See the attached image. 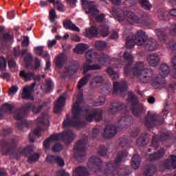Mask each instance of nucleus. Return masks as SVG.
<instances>
[{"label": "nucleus", "mask_w": 176, "mask_h": 176, "mask_svg": "<svg viewBox=\"0 0 176 176\" xmlns=\"http://www.w3.org/2000/svg\"><path fill=\"white\" fill-rule=\"evenodd\" d=\"M147 61L151 67H156V65H159L160 63V58L157 54H151L148 55Z\"/></svg>", "instance_id": "f3484780"}, {"label": "nucleus", "mask_w": 176, "mask_h": 176, "mask_svg": "<svg viewBox=\"0 0 176 176\" xmlns=\"http://www.w3.org/2000/svg\"><path fill=\"white\" fill-rule=\"evenodd\" d=\"M144 141H145V139L144 138H140L138 140L137 144H138V145H142V144H144Z\"/></svg>", "instance_id": "338daca9"}, {"label": "nucleus", "mask_w": 176, "mask_h": 176, "mask_svg": "<svg viewBox=\"0 0 176 176\" xmlns=\"http://www.w3.org/2000/svg\"><path fill=\"white\" fill-rule=\"evenodd\" d=\"M13 109V107L8 103H5L1 107V111L3 112H10Z\"/></svg>", "instance_id": "79ce46f5"}, {"label": "nucleus", "mask_w": 176, "mask_h": 176, "mask_svg": "<svg viewBox=\"0 0 176 176\" xmlns=\"http://www.w3.org/2000/svg\"><path fill=\"white\" fill-rule=\"evenodd\" d=\"M46 162L48 163H57L58 166H64V160H62L59 156H54L52 155H48L45 158Z\"/></svg>", "instance_id": "6ab92c4d"}, {"label": "nucleus", "mask_w": 176, "mask_h": 176, "mask_svg": "<svg viewBox=\"0 0 176 176\" xmlns=\"http://www.w3.org/2000/svg\"><path fill=\"white\" fill-rule=\"evenodd\" d=\"M153 146H157V140H156V137H154L152 140Z\"/></svg>", "instance_id": "774afa93"}, {"label": "nucleus", "mask_w": 176, "mask_h": 176, "mask_svg": "<svg viewBox=\"0 0 176 176\" xmlns=\"http://www.w3.org/2000/svg\"><path fill=\"white\" fill-rule=\"evenodd\" d=\"M72 119L68 118L63 122V127H80V115L85 113V119L87 122H100L102 119V110L88 109L85 110V102H83V94L80 93L77 96L74 97V103L72 109Z\"/></svg>", "instance_id": "f03ea898"}, {"label": "nucleus", "mask_w": 176, "mask_h": 176, "mask_svg": "<svg viewBox=\"0 0 176 176\" xmlns=\"http://www.w3.org/2000/svg\"><path fill=\"white\" fill-rule=\"evenodd\" d=\"M67 98V94H62L57 101L55 102V107L54 108V111L55 113H60L63 111V107L65 105V99Z\"/></svg>", "instance_id": "f8f14e48"}, {"label": "nucleus", "mask_w": 176, "mask_h": 176, "mask_svg": "<svg viewBox=\"0 0 176 176\" xmlns=\"http://www.w3.org/2000/svg\"><path fill=\"white\" fill-rule=\"evenodd\" d=\"M72 41H74L75 42H80V37L76 34L73 35L72 36Z\"/></svg>", "instance_id": "4d7b16f0"}, {"label": "nucleus", "mask_w": 176, "mask_h": 176, "mask_svg": "<svg viewBox=\"0 0 176 176\" xmlns=\"http://www.w3.org/2000/svg\"><path fill=\"white\" fill-rule=\"evenodd\" d=\"M90 78H91V75L88 74L80 80L78 85V89H82V87L89 82V79H90Z\"/></svg>", "instance_id": "72a5a7b5"}, {"label": "nucleus", "mask_w": 176, "mask_h": 176, "mask_svg": "<svg viewBox=\"0 0 176 176\" xmlns=\"http://www.w3.org/2000/svg\"><path fill=\"white\" fill-rule=\"evenodd\" d=\"M86 148V143L83 140H80L77 142L76 145L74 147V152L75 153L74 154V157H76L78 160V162H82L80 159H82V155H80V153L85 151Z\"/></svg>", "instance_id": "9d476101"}, {"label": "nucleus", "mask_w": 176, "mask_h": 176, "mask_svg": "<svg viewBox=\"0 0 176 176\" xmlns=\"http://www.w3.org/2000/svg\"><path fill=\"white\" fill-rule=\"evenodd\" d=\"M127 157V152L126 151H123L122 153H121V155H120L119 157H118L116 159V163H120L122 162V160L124 158V157Z\"/></svg>", "instance_id": "de8ad7c7"}, {"label": "nucleus", "mask_w": 176, "mask_h": 176, "mask_svg": "<svg viewBox=\"0 0 176 176\" xmlns=\"http://www.w3.org/2000/svg\"><path fill=\"white\" fill-rule=\"evenodd\" d=\"M107 72L109 75L111 76V78H113V79H118L119 78V74L115 72H113V69H112V68L109 67L107 69Z\"/></svg>", "instance_id": "37998d69"}, {"label": "nucleus", "mask_w": 176, "mask_h": 176, "mask_svg": "<svg viewBox=\"0 0 176 176\" xmlns=\"http://www.w3.org/2000/svg\"><path fill=\"white\" fill-rule=\"evenodd\" d=\"M101 163L102 161L97 157H91L88 162L89 168H96V170H100L101 168Z\"/></svg>", "instance_id": "2eb2a0df"}, {"label": "nucleus", "mask_w": 176, "mask_h": 176, "mask_svg": "<svg viewBox=\"0 0 176 176\" xmlns=\"http://www.w3.org/2000/svg\"><path fill=\"white\" fill-rule=\"evenodd\" d=\"M123 58L125 60L126 63L124 67V72L126 75L129 74H133V76L138 78L142 82V83H149V82H153L154 86L157 85H162V82L159 81V79H164L170 74V67L166 64H162L160 69V77L155 78L153 75V71L152 69H144V63L140 62L137 63L132 69L131 64H133V56L129 54V52H125L124 54Z\"/></svg>", "instance_id": "f257e3e1"}, {"label": "nucleus", "mask_w": 176, "mask_h": 176, "mask_svg": "<svg viewBox=\"0 0 176 176\" xmlns=\"http://www.w3.org/2000/svg\"><path fill=\"white\" fill-rule=\"evenodd\" d=\"M49 16L50 21L54 23V19L57 18V14H56V10H54V9L50 10Z\"/></svg>", "instance_id": "c03bdc74"}, {"label": "nucleus", "mask_w": 176, "mask_h": 176, "mask_svg": "<svg viewBox=\"0 0 176 176\" xmlns=\"http://www.w3.org/2000/svg\"><path fill=\"white\" fill-rule=\"evenodd\" d=\"M56 43L57 41L56 40L48 41V47H53V46H54V45H56Z\"/></svg>", "instance_id": "bf43d9fd"}, {"label": "nucleus", "mask_w": 176, "mask_h": 176, "mask_svg": "<svg viewBox=\"0 0 176 176\" xmlns=\"http://www.w3.org/2000/svg\"><path fill=\"white\" fill-rule=\"evenodd\" d=\"M93 83H96V85H102L104 83V78L101 76H96L93 79L92 81L90 82L91 86H93Z\"/></svg>", "instance_id": "c9c22d12"}, {"label": "nucleus", "mask_w": 176, "mask_h": 176, "mask_svg": "<svg viewBox=\"0 0 176 176\" xmlns=\"http://www.w3.org/2000/svg\"><path fill=\"white\" fill-rule=\"evenodd\" d=\"M34 86H35V84H33L30 86H26L23 88V91L22 93V98H26L27 100L32 98Z\"/></svg>", "instance_id": "a211bd4d"}, {"label": "nucleus", "mask_w": 176, "mask_h": 176, "mask_svg": "<svg viewBox=\"0 0 176 176\" xmlns=\"http://www.w3.org/2000/svg\"><path fill=\"white\" fill-rule=\"evenodd\" d=\"M126 126H127V124H126V117H122L118 121L117 128L113 126H106L103 133L104 138H112V137H114L115 134H116V131L126 129Z\"/></svg>", "instance_id": "6e6552de"}, {"label": "nucleus", "mask_w": 176, "mask_h": 176, "mask_svg": "<svg viewBox=\"0 0 176 176\" xmlns=\"http://www.w3.org/2000/svg\"><path fill=\"white\" fill-rule=\"evenodd\" d=\"M13 36L10 33H1L0 41L1 42H8V41H12Z\"/></svg>", "instance_id": "2f4dec72"}, {"label": "nucleus", "mask_w": 176, "mask_h": 176, "mask_svg": "<svg viewBox=\"0 0 176 176\" xmlns=\"http://www.w3.org/2000/svg\"><path fill=\"white\" fill-rule=\"evenodd\" d=\"M87 49H89V45H87V44L79 43L76 45V48L74 50V52L77 54H83V53H85Z\"/></svg>", "instance_id": "b1692460"}, {"label": "nucleus", "mask_w": 176, "mask_h": 176, "mask_svg": "<svg viewBox=\"0 0 176 176\" xmlns=\"http://www.w3.org/2000/svg\"><path fill=\"white\" fill-rule=\"evenodd\" d=\"M34 63L36 68H39V67H41V61L37 58L34 59Z\"/></svg>", "instance_id": "e2e57ef3"}, {"label": "nucleus", "mask_w": 176, "mask_h": 176, "mask_svg": "<svg viewBox=\"0 0 176 176\" xmlns=\"http://www.w3.org/2000/svg\"><path fill=\"white\" fill-rule=\"evenodd\" d=\"M63 27L66 30H71V31H76L77 32H79L80 31L79 28L72 23L70 20H65L63 21Z\"/></svg>", "instance_id": "5701e85b"}, {"label": "nucleus", "mask_w": 176, "mask_h": 176, "mask_svg": "<svg viewBox=\"0 0 176 176\" xmlns=\"http://www.w3.org/2000/svg\"><path fill=\"white\" fill-rule=\"evenodd\" d=\"M1 152L4 155H10V156H13V157H15V159H19L21 155L25 154V152H27V148L19 149L16 151H14L13 148H11L10 150H7L6 152L3 151V149H2Z\"/></svg>", "instance_id": "4468645a"}, {"label": "nucleus", "mask_w": 176, "mask_h": 176, "mask_svg": "<svg viewBox=\"0 0 176 176\" xmlns=\"http://www.w3.org/2000/svg\"><path fill=\"white\" fill-rule=\"evenodd\" d=\"M127 90V83L126 81H123L122 82H113V94L116 93H123V91H126Z\"/></svg>", "instance_id": "dca6fc26"}, {"label": "nucleus", "mask_w": 176, "mask_h": 176, "mask_svg": "<svg viewBox=\"0 0 176 176\" xmlns=\"http://www.w3.org/2000/svg\"><path fill=\"white\" fill-rule=\"evenodd\" d=\"M19 76L21 78H23L25 80V82L28 80H32V79H34V80H39L41 79V76H35V74L33 72H26L24 70L20 72Z\"/></svg>", "instance_id": "ddd939ff"}, {"label": "nucleus", "mask_w": 176, "mask_h": 176, "mask_svg": "<svg viewBox=\"0 0 176 176\" xmlns=\"http://www.w3.org/2000/svg\"><path fill=\"white\" fill-rule=\"evenodd\" d=\"M156 34L161 42H164L166 44H167L168 40L167 39L164 30L158 29L156 30Z\"/></svg>", "instance_id": "bb28decb"}, {"label": "nucleus", "mask_w": 176, "mask_h": 176, "mask_svg": "<svg viewBox=\"0 0 176 176\" xmlns=\"http://www.w3.org/2000/svg\"><path fill=\"white\" fill-rule=\"evenodd\" d=\"M111 13L118 21L126 20L129 24H142V25L148 26V23L144 20V18H139L135 14L130 11L124 12L119 8H113Z\"/></svg>", "instance_id": "39448f33"}, {"label": "nucleus", "mask_w": 176, "mask_h": 176, "mask_svg": "<svg viewBox=\"0 0 176 176\" xmlns=\"http://www.w3.org/2000/svg\"><path fill=\"white\" fill-rule=\"evenodd\" d=\"M100 34L102 36H107L109 34V31L108 30V26L104 25L100 28Z\"/></svg>", "instance_id": "a19ab883"}, {"label": "nucleus", "mask_w": 176, "mask_h": 176, "mask_svg": "<svg viewBox=\"0 0 176 176\" xmlns=\"http://www.w3.org/2000/svg\"><path fill=\"white\" fill-rule=\"evenodd\" d=\"M128 96L130 102H131L132 113L135 116H140L144 112V107L142 104L138 103V99L133 92H129Z\"/></svg>", "instance_id": "1a4fd4ad"}, {"label": "nucleus", "mask_w": 176, "mask_h": 176, "mask_svg": "<svg viewBox=\"0 0 176 176\" xmlns=\"http://www.w3.org/2000/svg\"><path fill=\"white\" fill-rule=\"evenodd\" d=\"M104 102H105V98L100 97L98 102L95 104V106L102 105Z\"/></svg>", "instance_id": "5fc2aeb1"}, {"label": "nucleus", "mask_w": 176, "mask_h": 176, "mask_svg": "<svg viewBox=\"0 0 176 176\" xmlns=\"http://www.w3.org/2000/svg\"><path fill=\"white\" fill-rule=\"evenodd\" d=\"M159 116L157 114H148L147 117L145 119V126L146 127H153V126H159L163 123V120L160 122V124L157 123V120Z\"/></svg>", "instance_id": "9b49d317"}, {"label": "nucleus", "mask_w": 176, "mask_h": 176, "mask_svg": "<svg viewBox=\"0 0 176 176\" xmlns=\"http://www.w3.org/2000/svg\"><path fill=\"white\" fill-rule=\"evenodd\" d=\"M169 47H170V50H172L173 52H175V50H176L175 41H170Z\"/></svg>", "instance_id": "864d4df0"}, {"label": "nucleus", "mask_w": 176, "mask_h": 176, "mask_svg": "<svg viewBox=\"0 0 176 176\" xmlns=\"http://www.w3.org/2000/svg\"><path fill=\"white\" fill-rule=\"evenodd\" d=\"M74 138H75V134L72 133V131H68L60 134H54L43 142V146L45 149H49L50 144L58 142L60 140L66 144H71Z\"/></svg>", "instance_id": "423d86ee"}, {"label": "nucleus", "mask_w": 176, "mask_h": 176, "mask_svg": "<svg viewBox=\"0 0 176 176\" xmlns=\"http://www.w3.org/2000/svg\"><path fill=\"white\" fill-rule=\"evenodd\" d=\"M6 68V60L5 58L1 56L0 57V71H3Z\"/></svg>", "instance_id": "49530a36"}, {"label": "nucleus", "mask_w": 176, "mask_h": 176, "mask_svg": "<svg viewBox=\"0 0 176 176\" xmlns=\"http://www.w3.org/2000/svg\"><path fill=\"white\" fill-rule=\"evenodd\" d=\"M118 111H119V109H118V107H110L109 112L110 113H115L116 112H118Z\"/></svg>", "instance_id": "052dcab7"}, {"label": "nucleus", "mask_w": 176, "mask_h": 176, "mask_svg": "<svg viewBox=\"0 0 176 176\" xmlns=\"http://www.w3.org/2000/svg\"><path fill=\"white\" fill-rule=\"evenodd\" d=\"M135 43L138 46L145 45L146 49L149 50V52L156 50L158 47L156 40L153 38L148 39L146 35H145V32L142 30H138L132 38L128 37L126 42V46L127 49H133Z\"/></svg>", "instance_id": "20e7f679"}, {"label": "nucleus", "mask_w": 176, "mask_h": 176, "mask_svg": "<svg viewBox=\"0 0 176 176\" xmlns=\"http://www.w3.org/2000/svg\"><path fill=\"white\" fill-rule=\"evenodd\" d=\"M141 163V158L138 154L134 155L132 158V167L134 170H137L140 167V164Z\"/></svg>", "instance_id": "7c9ffc66"}, {"label": "nucleus", "mask_w": 176, "mask_h": 176, "mask_svg": "<svg viewBox=\"0 0 176 176\" xmlns=\"http://www.w3.org/2000/svg\"><path fill=\"white\" fill-rule=\"evenodd\" d=\"M19 90V87L16 86H12L9 89V94L10 96H14V94H16L17 93V91Z\"/></svg>", "instance_id": "09e8293b"}, {"label": "nucleus", "mask_w": 176, "mask_h": 176, "mask_svg": "<svg viewBox=\"0 0 176 176\" xmlns=\"http://www.w3.org/2000/svg\"><path fill=\"white\" fill-rule=\"evenodd\" d=\"M98 35V30L97 28L92 26L90 28L86 30V36L87 38H91V36H97Z\"/></svg>", "instance_id": "c85d7f7f"}, {"label": "nucleus", "mask_w": 176, "mask_h": 176, "mask_svg": "<svg viewBox=\"0 0 176 176\" xmlns=\"http://www.w3.org/2000/svg\"><path fill=\"white\" fill-rule=\"evenodd\" d=\"M8 65H9L10 68H15L16 62L13 60H11L8 62Z\"/></svg>", "instance_id": "13d9d810"}, {"label": "nucleus", "mask_w": 176, "mask_h": 176, "mask_svg": "<svg viewBox=\"0 0 176 176\" xmlns=\"http://www.w3.org/2000/svg\"><path fill=\"white\" fill-rule=\"evenodd\" d=\"M164 166L167 170H171V168H176V156L170 155L164 164Z\"/></svg>", "instance_id": "aec40b11"}, {"label": "nucleus", "mask_w": 176, "mask_h": 176, "mask_svg": "<svg viewBox=\"0 0 176 176\" xmlns=\"http://www.w3.org/2000/svg\"><path fill=\"white\" fill-rule=\"evenodd\" d=\"M14 116L15 117V119L16 120H21L23 119V116L21 115V113L20 111H17L14 113Z\"/></svg>", "instance_id": "603ef678"}, {"label": "nucleus", "mask_w": 176, "mask_h": 176, "mask_svg": "<svg viewBox=\"0 0 176 176\" xmlns=\"http://www.w3.org/2000/svg\"><path fill=\"white\" fill-rule=\"evenodd\" d=\"M140 5H142V8L146 9V10H151L152 8V4L149 3L148 0H139Z\"/></svg>", "instance_id": "e433bc0d"}, {"label": "nucleus", "mask_w": 176, "mask_h": 176, "mask_svg": "<svg viewBox=\"0 0 176 176\" xmlns=\"http://www.w3.org/2000/svg\"><path fill=\"white\" fill-rule=\"evenodd\" d=\"M82 4L85 9H88L87 10V13L90 14V24H93V17L98 21V23H102L104 21V19L105 18V15L104 14H101L98 15V10L96 8V4L93 1H88L87 0H82Z\"/></svg>", "instance_id": "0eeeda50"}, {"label": "nucleus", "mask_w": 176, "mask_h": 176, "mask_svg": "<svg viewBox=\"0 0 176 176\" xmlns=\"http://www.w3.org/2000/svg\"><path fill=\"white\" fill-rule=\"evenodd\" d=\"M34 52L36 54H38V56L45 55L44 57H47V58H50V56L47 54V52L43 51V47H36L34 49Z\"/></svg>", "instance_id": "f704fd0d"}, {"label": "nucleus", "mask_w": 176, "mask_h": 176, "mask_svg": "<svg viewBox=\"0 0 176 176\" xmlns=\"http://www.w3.org/2000/svg\"><path fill=\"white\" fill-rule=\"evenodd\" d=\"M59 175L60 176H69V173L65 172V170H60L59 172Z\"/></svg>", "instance_id": "0e129e2a"}, {"label": "nucleus", "mask_w": 176, "mask_h": 176, "mask_svg": "<svg viewBox=\"0 0 176 176\" xmlns=\"http://www.w3.org/2000/svg\"><path fill=\"white\" fill-rule=\"evenodd\" d=\"M170 34L172 35H176V24H173L170 26Z\"/></svg>", "instance_id": "6e6d98bb"}, {"label": "nucleus", "mask_w": 176, "mask_h": 176, "mask_svg": "<svg viewBox=\"0 0 176 176\" xmlns=\"http://www.w3.org/2000/svg\"><path fill=\"white\" fill-rule=\"evenodd\" d=\"M23 109H25V111H27L28 109H32L34 113H39V112H41V109H42V106H38L36 109V106L28 103L25 104V106L23 107Z\"/></svg>", "instance_id": "c756f323"}, {"label": "nucleus", "mask_w": 176, "mask_h": 176, "mask_svg": "<svg viewBox=\"0 0 176 176\" xmlns=\"http://www.w3.org/2000/svg\"><path fill=\"white\" fill-rule=\"evenodd\" d=\"M8 17L10 19H14V12L12 11L8 14Z\"/></svg>", "instance_id": "69168bd1"}, {"label": "nucleus", "mask_w": 176, "mask_h": 176, "mask_svg": "<svg viewBox=\"0 0 176 176\" xmlns=\"http://www.w3.org/2000/svg\"><path fill=\"white\" fill-rule=\"evenodd\" d=\"M95 47L97 50H104L107 47V43L105 41H96L95 43Z\"/></svg>", "instance_id": "58836bf2"}, {"label": "nucleus", "mask_w": 176, "mask_h": 176, "mask_svg": "<svg viewBox=\"0 0 176 176\" xmlns=\"http://www.w3.org/2000/svg\"><path fill=\"white\" fill-rule=\"evenodd\" d=\"M163 156H164V150L161 149L160 153L151 154L149 155V159L150 160H157V159H160V157H163Z\"/></svg>", "instance_id": "473e14b6"}, {"label": "nucleus", "mask_w": 176, "mask_h": 176, "mask_svg": "<svg viewBox=\"0 0 176 176\" xmlns=\"http://www.w3.org/2000/svg\"><path fill=\"white\" fill-rule=\"evenodd\" d=\"M65 61H67V56L63 54H61L55 58L56 65L58 68H61V67L65 64Z\"/></svg>", "instance_id": "4be33fe9"}, {"label": "nucleus", "mask_w": 176, "mask_h": 176, "mask_svg": "<svg viewBox=\"0 0 176 176\" xmlns=\"http://www.w3.org/2000/svg\"><path fill=\"white\" fill-rule=\"evenodd\" d=\"M53 151L55 152H60V151H62L63 149V146L60 144L56 143L54 146L52 148Z\"/></svg>", "instance_id": "8fccbe9b"}, {"label": "nucleus", "mask_w": 176, "mask_h": 176, "mask_svg": "<svg viewBox=\"0 0 176 176\" xmlns=\"http://www.w3.org/2000/svg\"><path fill=\"white\" fill-rule=\"evenodd\" d=\"M38 125L40 127H49V120L47 116H44L43 118H38L37 119Z\"/></svg>", "instance_id": "cd10ccee"}, {"label": "nucleus", "mask_w": 176, "mask_h": 176, "mask_svg": "<svg viewBox=\"0 0 176 176\" xmlns=\"http://www.w3.org/2000/svg\"><path fill=\"white\" fill-rule=\"evenodd\" d=\"M156 173V167L154 165H149L144 169L143 174L145 176H152Z\"/></svg>", "instance_id": "a878e982"}, {"label": "nucleus", "mask_w": 176, "mask_h": 176, "mask_svg": "<svg viewBox=\"0 0 176 176\" xmlns=\"http://www.w3.org/2000/svg\"><path fill=\"white\" fill-rule=\"evenodd\" d=\"M168 11H159L157 14L158 19H160V20H167V14H168ZM170 16H174L175 17H176V9H173L170 11Z\"/></svg>", "instance_id": "412c9836"}, {"label": "nucleus", "mask_w": 176, "mask_h": 176, "mask_svg": "<svg viewBox=\"0 0 176 176\" xmlns=\"http://www.w3.org/2000/svg\"><path fill=\"white\" fill-rule=\"evenodd\" d=\"M54 6L56 8L59 12H64L65 10V7H64V5L60 1H56L55 3H54Z\"/></svg>", "instance_id": "ea45409f"}, {"label": "nucleus", "mask_w": 176, "mask_h": 176, "mask_svg": "<svg viewBox=\"0 0 176 176\" xmlns=\"http://www.w3.org/2000/svg\"><path fill=\"white\" fill-rule=\"evenodd\" d=\"M111 39H118L119 38V34H118V32H113L112 34L111 35Z\"/></svg>", "instance_id": "680f3d73"}, {"label": "nucleus", "mask_w": 176, "mask_h": 176, "mask_svg": "<svg viewBox=\"0 0 176 176\" xmlns=\"http://www.w3.org/2000/svg\"><path fill=\"white\" fill-rule=\"evenodd\" d=\"M38 159H39V154L36 153V154L32 155L28 158V162L35 163V161L38 160Z\"/></svg>", "instance_id": "a18cd8bd"}, {"label": "nucleus", "mask_w": 176, "mask_h": 176, "mask_svg": "<svg viewBox=\"0 0 176 176\" xmlns=\"http://www.w3.org/2000/svg\"><path fill=\"white\" fill-rule=\"evenodd\" d=\"M86 63L82 66V72L86 74L88 71L101 69V65L111 64V58L106 54L102 53L97 56L94 50H89L86 52Z\"/></svg>", "instance_id": "7ed1b4c3"}, {"label": "nucleus", "mask_w": 176, "mask_h": 176, "mask_svg": "<svg viewBox=\"0 0 176 176\" xmlns=\"http://www.w3.org/2000/svg\"><path fill=\"white\" fill-rule=\"evenodd\" d=\"M73 176H89L85 167L79 166L73 173Z\"/></svg>", "instance_id": "393cba45"}, {"label": "nucleus", "mask_w": 176, "mask_h": 176, "mask_svg": "<svg viewBox=\"0 0 176 176\" xmlns=\"http://www.w3.org/2000/svg\"><path fill=\"white\" fill-rule=\"evenodd\" d=\"M30 45V38L25 36L23 41H22V46L23 47H27Z\"/></svg>", "instance_id": "3c124183"}, {"label": "nucleus", "mask_w": 176, "mask_h": 176, "mask_svg": "<svg viewBox=\"0 0 176 176\" xmlns=\"http://www.w3.org/2000/svg\"><path fill=\"white\" fill-rule=\"evenodd\" d=\"M42 132V129L41 128H37L33 132L30 133V142H34V139L31 137H34V135H36V137H41V133Z\"/></svg>", "instance_id": "4c0bfd02"}]
</instances>
